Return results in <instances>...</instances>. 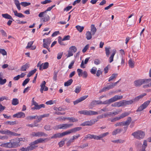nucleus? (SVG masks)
I'll list each match as a JSON object with an SVG mask.
<instances>
[{"label": "nucleus", "mask_w": 151, "mask_h": 151, "mask_svg": "<svg viewBox=\"0 0 151 151\" xmlns=\"http://www.w3.org/2000/svg\"><path fill=\"white\" fill-rule=\"evenodd\" d=\"M102 111L106 112L108 111V110L106 108H104L101 109V110L99 111V113L96 111L90 110H81L78 111V112L80 114H83L87 116H91L97 115L99 114H101L102 113Z\"/></svg>", "instance_id": "f257e3e1"}, {"label": "nucleus", "mask_w": 151, "mask_h": 151, "mask_svg": "<svg viewBox=\"0 0 151 151\" xmlns=\"http://www.w3.org/2000/svg\"><path fill=\"white\" fill-rule=\"evenodd\" d=\"M123 98L122 96L115 95L109 100H106L104 102V104L109 105L110 104L118 100L122 99Z\"/></svg>", "instance_id": "f03ea898"}, {"label": "nucleus", "mask_w": 151, "mask_h": 151, "mask_svg": "<svg viewBox=\"0 0 151 151\" xmlns=\"http://www.w3.org/2000/svg\"><path fill=\"white\" fill-rule=\"evenodd\" d=\"M132 135L137 139H141L143 138L145 136L144 132L141 130H139L133 132Z\"/></svg>", "instance_id": "7ed1b4c3"}, {"label": "nucleus", "mask_w": 151, "mask_h": 151, "mask_svg": "<svg viewBox=\"0 0 151 151\" xmlns=\"http://www.w3.org/2000/svg\"><path fill=\"white\" fill-rule=\"evenodd\" d=\"M73 125V124H61L55 126L54 127V129L55 130L58 129H66L70 128Z\"/></svg>", "instance_id": "20e7f679"}, {"label": "nucleus", "mask_w": 151, "mask_h": 151, "mask_svg": "<svg viewBox=\"0 0 151 151\" xmlns=\"http://www.w3.org/2000/svg\"><path fill=\"white\" fill-rule=\"evenodd\" d=\"M22 139H20L19 138H17L16 139L10 140V148H16L20 146L19 143L21 141Z\"/></svg>", "instance_id": "39448f33"}, {"label": "nucleus", "mask_w": 151, "mask_h": 151, "mask_svg": "<svg viewBox=\"0 0 151 151\" xmlns=\"http://www.w3.org/2000/svg\"><path fill=\"white\" fill-rule=\"evenodd\" d=\"M150 101H147L144 102L139 106L136 110L137 112H140L142 111L143 109L146 108L149 104Z\"/></svg>", "instance_id": "423d86ee"}, {"label": "nucleus", "mask_w": 151, "mask_h": 151, "mask_svg": "<svg viewBox=\"0 0 151 151\" xmlns=\"http://www.w3.org/2000/svg\"><path fill=\"white\" fill-rule=\"evenodd\" d=\"M34 98L32 99V104L35 106L32 108V109H39L41 108H45V105L43 104L38 105V103L34 100Z\"/></svg>", "instance_id": "0eeeda50"}, {"label": "nucleus", "mask_w": 151, "mask_h": 151, "mask_svg": "<svg viewBox=\"0 0 151 151\" xmlns=\"http://www.w3.org/2000/svg\"><path fill=\"white\" fill-rule=\"evenodd\" d=\"M0 133L2 134H7L8 135L11 136H19L20 135V134H18L15 132H12L8 130L1 131Z\"/></svg>", "instance_id": "6e6552de"}, {"label": "nucleus", "mask_w": 151, "mask_h": 151, "mask_svg": "<svg viewBox=\"0 0 151 151\" xmlns=\"http://www.w3.org/2000/svg\"><path fill=\"white\" fill-rule=\"evenodd\" d=\"M31 135L32 137H47V135L42 132H32Z\"/></svg>", "instance_id": "1a4fd4ad"}, {"label": "nucleus", "mask_w": 151, "mask_h": 151, "mask_svg": "<svg viewBox=\"0 0 151 151\" xmlns=\"http://www.w3.org/2000/svg\"><path fill=\"white\" fill-rule=\"evenodd\" d=\"M119 81H117L114 83H109V84L107 86V87H104L102 89L101 91H106V89H107L108 90H109L110 89L113 88L116 84L118 83Z\"/></svg>", "instance_id": "9d476101"}, {"label": "nucleus", "mask_w": 151, "mask_h": 151, "mask_svg": "<svg viewBox=\"0 0 151 151\" xmlns=\"http://www.w3.org/2000/svg\"><path fill=\"white\" fill-rule=\"evenodd\" d=\"M46 82L45 81H43L41 83L40 86L41 88L40 91L41 93H43V91H46L48 90V88L45 86Z\"/></svg>", "instance_id": "9b49d317"}, {"label": "nucleus", "mask_w": 151, "mask_h": 151, "mask_svg": "<svg viewBox=\"0 0 151 151\" xmlns=\"http://www.w3.org/2000/svg\"><path fill=\"white\" fill-rule=\"evenodd\" d=\"M151 81V78L148 79H143V83L144 84L142 86V87L144 88H148L150 87V86H148V85L150 84V82Z\"/></svg>", "instance_id": "f8f14e48"}, {"label": "nucleus", "mask_w": 151, "mask_h": 151, "mask_svg": "<svg viewBox=\"0 0 151 151\" xmlns=\"http://www.w3.org/2000/svg\"><path fill=\"white\" fill-rule=\"evenodd\" d=\"M8 98L5 96H1L0 97V113L3 111L6 108L5 106H3L1 104V102L4 100H7Z\"/></svg>", "instance_id": "ddd939ff"}, {"label": "nucleus", "mask_w": 151, "mask_h": 151, "mask_svg": "<svg viewBox=\"0 0 151 151\" xmlns=\"http://www.w3.org/2000/svg\"><path fill=\"white\" fill-rule=\"evenodd\" d=\"M43 47L48 49V47H49L51 42L50 39L49 38L44 39L43 40Z\"/></svg>", "instance_id": "4468645a"}, {"label": "nucleus", "mask_w": 151, "mask_h": 151, "mask_svg": "<svg viewBox=\"0 0 151 151\" xmlns=\"http://www.w3.org/2000/svg\"><path fill=\"white\" fill-rule=\"evenodd\" d=\"M13 116L14 117L17 118H24L25 116V114L22 112H20L14 114Z\"/></svg>", "instance_id": "2eb2a0df"}, {"label": "nucleus", "mask_w": 151, "mask_h": 151, "mask_svg": "<svg viewBox=\"0 0 151 151\" xmlns=\"http://www.w3.org/2000/svg\"><path fill=\"white\" fill-rule=\"evenodd\" d=\"M146 93H144L136 97L134 99H132L133 102H137L141 99H142L143 97L146 96Z\"/></svg>", "instance_id": "dca6fc26"}, {"label": "nucleus", "mask_w": 151, "mask_h": 151, "mask_svg": "<svg viewBox=\"0 0 151 151\" xmlns=\"http://www.w3.org/2000/svg\"><path fill=\"white\" fill-rule=\"evenodd\" d=\"M135 86H139L143 83V79H140L135 81L134 82Z\"/></svg>", "instance_id": "f3484780"}, {"label": "nucleus", "mask_w": 151, "mask_h": 151, "mask_svg": "<svg viewBox=\"0 0 151 151\" xmlns=\"http://www.w3.org/2000/svg\"><path fill=\"white\" fill-rule=\"evenodd\" d=\"M123 106H124L127 105L131 104L133 102L132 99L130 100H124L122 101Z\"/></svg>", "instance_id": "a211bd4d"}, {"label": "nucleus", "mask_w": 151, "mask_h": 151, "mask_svg": "<svg viewBox=\"0 0 151 151\" xmlns=\"http://www.w3.org/2000/svg\"><path fill=\"white\" fill-rule=\"evenodd\" d=\"M48 62H46L44 63H42L40 65L39 69L40 70H42L43 69H46L48 68Z\"/></svg>", "instance_id": "6ab92c4d"}, {"label": "nucleus", "mask_w": 151, "mask_h": 151, "mask_svg": "<svg viewBox=\"0 0 151 151\" xmlns=\"http://www.w3.org/2000/svg\"><path fill=\"white\" fill-rule=\"evenodd\" d=\"M29 67V64L28 63H26L25 65H22L20 68V71H26Z\"/></svg>", "instance_id": "aec40b11"}, {"label": "nucleus", "mask_w": 151, "mask_h": 151, "mask_svg": "<svg viewBox=\"0 0 151 151\" xmlns=\"http://www.w3.org/2000/svg\"><path fill=\"white\" fill-rule=\"evenodd\" d=\"M116 52V50L115 49H113L112 50V53L111 55V56L109 58V63H111L113 61V59L114 55Z\"/></svg>", "instance_id": "412c9836"}, {"label": "nucleus", "mask_w": 151, "mask_h": 151, "mask_svg": "<svg viewBox=\"0 0 151 151\" xmlns=\"http://www.w3.org/2000/svg\"><path fill=\"white\" fill-rule=\"evenodd\" d=\"M111 106L113 107H119L122 106V101H120L119 102H115L111 105Z\"/></svg>", "instance_id": "4be33fe9"}, {"label": "nucleus", "mask_w": 151, "mask_h": 151, "mask_svg": "<svg viewBox=\"0 0 151 151\" xmlns=\"http://www.w3.org/2000/svg\"><path fill=\"white\" fill-rule=\"evenodd\" d=\"M82 129L81 127H76L69 129L70 134L72 133H75L76 132Z\"/></svg>", "instance_id": "5701e85b"}, {"label": "nucleus", "mask_w": 151, "mask_h": 151, "mask_svg": "<svg viewBox=\"0 0 151 151\" xmlns=\"http://www.w3.org/2000/svg\"><path fill=\"white\" fill-rule=\"evenodd\" d=\"M30 145L27 147L24 148L22 147L21 150L22 151H29V150H32L34 149V147L31 146Z\"/></svg>", "instance_id": "b1692460"}, {"label": "nucleus", "mask_w": 151, "mask_h": 151, "mask_svg": "<svg viewBox=\"0 0 151 151\" xmlns=\"http://www.w3.org/2000/svg\"><path fill=\"white\" fill-rule=\"evenodd\" d=\"M132 120V118L131 117H128L127 120L125 122H124V126H127V128L130 123H131Z\"/></svg>", "instance_id": "393cba45"}, {"label": "nucleus", "mask_w": 151, "mask_h": 151, "mask_svg": "<svg viewBox=\"0 0 151 151\" xmlns=\"http://www.w3.org/2000/svg\"><path fill=\"white\" fill-rule=\"evenodd\" d=\"M130 114L129 112H124V113H122L119 116H118L119 119L123 118L128 116Z\"/></svg>", "instance_id": "a878e982"}, {"label": "nucleus", "mask_w": 151, "mask_h": 151, "mask_svg": "<svg viewBox=\"0 0 151 151\" xmlns=\"http://www.w3.org/2000/svg\"><path fill=\"white\" fill-rule=\"evenodd\" d=\"M91 32L92 33V35H94L96 32L97 29L95 27V25L93 24L91 25Z\"/></svg>", "instance_id": "bb28decb"}, {"label": "nucleus", "mask_w": 151, "mask_h": 151, "mask_svg": "<svg viewBox=\"0 0 151 151\" xmlns=\"http://www.w3.org/2000/svg\"><path fill=\"white\" fill-rule=\"evenodd\" d=\"M14 15L19 18L24 17V16L22 14L20 13H18L17 11L13 10Z\"/></svg>", "instance_id": "cd10ccee"}, {"label": "nucleus", "mask_w": 151, "mask_h": 151, "mask_svg": "<svg viewBox=\"0 0 151 151\" xmlns=\"http://www.w3.org/2000/svg\"><path fill=\"white\" fill-rule=\"evenodd\" d=\"M66 119L68 120L69 121V122H76L78 121V119L76 118H75L73 117H66Z\"/></svg>", "instance_id": "c85d7f7f"}, {"label": "nucleus", "mask_w": 151, "mask_h": 151, "mask_svg": "<svg viewBox=\"0 0 151 151\" xmlns=\"http://www.w3.org/2000/svg\"><path fill=\"white\" fill-rule=\"evenodd\" d=\"M92 33L90 32L89 31H87L86 34V39L88 40L91 39L92 37Z\"/></svg>", "instance_id": "c756f323"}, {"label": "nucleus", "mask_w": 151, "mask_h": 151, "mask_svg": "<svg viewBox=\"0 0 151 151\" xmlns=\"http://www.w3.org/2000/svg\"><path fill=\"white\" fill-rule=\"evenodd\" d=\"M2 16L5 19L13 20V19L12 18V17L10 15L6 13L5 14H2Z\"/></svg>", "instance_id": "7c9ffc66"}, {"label": "nucleus", "mask_w": 151, "mask_h": 151, "mask_svg": "<svg viewBox=\"0 0 151 151\" xmlns=\"http://www.w3.org/2000/svg\"><path fill=\"white\" fill-rule=\"evenodd\" d=\"M39 143L38 140L37 139L35 140L33 142H31L29 145H30L31 146H32L34 147V149L36 147H37V146H35V145H36Z\"/></svg>", "instance_id": "2f4dec72"}, {"label": "nucleus", "mask_w": 151, "mask_h": 151, "mask_svg": "<svg viewBox=\"0 0 151 151\" xmlns=\"http://www.w3.org/2000/svg\"><path fill=\"white\" fill-rule=\"evenodd\" d=\"M134 62L132 61L131 59H130L128 61L129 66L132 68H133L134 67Z\"/></svg>", "instance_id": "473e14b6"}, {"label": "nucleus", "mask_w": 151, "mask_h": 151, "mask_svg": "<svg viewBox=\"0 0 151 151\" xmlns=\"http://www.w3.org/2000/svg\"><path fill=\"white\" fill-rule=\"evenodd\" d=\"M10 142H7L6 143H2L0 146L1 147H4L6 148H10Z\"/></svg>", "instance_id": "72a5a7b5"}, {"label": "nucleus", "mask_w": 151, "mask_h": 151, "mask_svg": "<svg viewBox=\"0 0 151 151\" xmlns=\"http://www.w3.org/2000/svg\"><path fill=\"white\" fill-rule=\"evenodd\" d=\"M62 137L61 133H57L54 134L51 137V139H56L58 138Z\"/></svg>", "instance_id": "f704fd0d"}, {"label": "nucleus", "mask_w": 151, "mask_h": 151, "mask_svg": "<svg viewBox=\"0 0 151 151\" xmlns=\"http://www.w3.org/2000/svg\"><path fill=\"white\" fill-rule=\"evenodd\" d=\"M50 17L47 14H45L43 17L41 19V20L44 22L48 21L50 20Z\"/></svg>", "instance_id": "c9c22d12"}, {"label": "nucleus", "mask_w": 151, "mask_h": 151, "mask_svg": "<svg viewBox=\"0 0 151 151\" xmlns=\"http://www.w3.org/2000/svg\"><path fill=\"white\" fill-rule=\"evenodd\" d=\"M3 76L1 74V73L0 74V84L3 85L6 83V79H3L2 78Z\"/></svg>", "instance_id": "e433bc0d"}, {"label": "nucleus", "mask_w": 151, "mask_h": 151, "mask_svg": "<svg viewBox=\"0 0 151 151\" xmlns=\"http://www.w3.org/2000/svg\"><path fill=\"white\" fill-rule=\"evenodd\" d=\"M117 76H118L117 73H115V74L114 73V74H112L111 76L109 79L108 81L109 82H110V81L113 80L114 79L116 78Z\"/></svg>", "instance_id": "4c0bfd02"}, {"label": "nucleus", "mask_w": 151, "mask_h": 151, "mask_svg": "<svg viewBox=\"0 0 151 151\" xmlns=\"http://www.w3.org/2000/svg\"><path fill=\"white\" fill-rule=\"evenodd\" d=\"M121 62V65H124L125 63V58L124 57H120L118 60V62Z\"/></svg>", "instance_id": "58836bf2"}, {"label": "nucleus", "mask_w": 151, "mask_h": 151, "mask_svg": "<svg viewBox=\"0 0 151 151\" xmlns=\"http://www.w3.org/2000/svg\"><path fill=\"white\" fill-rule=\"evenodd\" d=\"M73 82V80L72 79H70L65 82L64 83V86H68L70 85Z\"/></svg>", "instance_id": "ea45409f"}, {"label": "nucleus", "mask_w": 151, "mask_h": 151, "mask_svg": "<svg viewBox=\"0 0 151 151\" xmlns=\"http://www.w3.org/2000/svg\"><path fill=\"white\" fill-rule=\"evenodd\" d=\"M37 71V69H34L33 70L30 71L27 75V77H29L34 74Z\"/></svg>", "instance_id": "a19ab883"}, {"label": "nucleus", "mask_w": 151, "mask_h": 151, "mask_svg": "<svg viewBox=\"0 0 151 151\" xmlns=\"http://www.w3.org/2000/svg\"><path fill=\"white\" fill-rule=\"evenodd\" d=\"M58 72V71L56 70H55L54 72L53 79L55 81H56L57 80V74Z\"/></svg>", "instance_id": "79ce46f5"}, {"label": "nucleus", "mask_w": 151, "mask_h": 151, "mask_svg": "<svg viewBox=\"0 0 151 151\" xmlns=\"http://www.w3.org/2000/svg\"><path fill=\"white\" fill-rule=\"evenodd\" d=\"M37 116V115L28 116L26 117V119L28 120H31L36 119Z\"/></svg>", "instance_id": "37998d69"}, {"label": "nucleus", "mask_w": 151, "mask_h": 151, "mask_svg": "<svg viewBox=\"0 0 151 151\" xmlns=\"http://www.w3.org/2000/svg\"><path fill=\"white\" fill-rule=\"evenodd\" d=\"M81 126H91V124L90 123V121H86L84 122H83V123H82L81 124Z\"/></svg>", "instance_id": "c03bdc74"}, {"label": "nucleus", "mask_w": 151, "mask_h": 151, "mask_svg": "<svg viewBox=\"0 0 151 151\" xmlns=\"http://www.w3.org/2000/svg\"><path fill=\"white\" fill-rule=\"evenodd\" d=\"M81 89V86H78L76 87V89L74 91V92L76 93H79Z\"/></svg>", "instance_id": "a18cd8bd"}, {"label": "nucleus", "mask_w": 151, "mask_h": 151, "mask_svg": "<svg viewBox=\"0 0 151 151\" xmlns=\"http://www.w3.org/2000/svg\"><path fill=\"white\" fill-rule=\"evenodd\" d=\"M122 111V110L121 109H117L116 111L112 112V115H117L121 113Z\"/></svg>", "instance_id": "49530a36"}, {"label": "nucleus", "mask_w": 151, "mask_h": 151, "mask_svg": "<svg viewBox=\"0 0 151 151\" xmlns=\"http://www.w3.org/2000/svg\"><path fill=\"white\" fill-rule=\"evenodd\" d=\"M19 103V101L17 99H13L12 101V104L14 105H16Z\"/></svg>", "instance_id": "de8ad7c7"}, {"label": "nucleus", "mask_w": 151, "mask_h": 151, "mask_svg": "<svg viewBox=\"0 0 151 151\" xmlns=\"http://www.w3.org/2000/svg\"><path fill=\"white\" fill-rule=\"evenodd\" d=\"M76 27L80 32H81L84 29L83 27L79 25L76 26Z\"/></svg>", "instance_id": "09e8293b"}, {"label": "nucleus", "mask_w": 151, "mask_h": 151, "mask_svg": "<svg viewBox=\"0 0 151 151\" xmlns=\"http://www.w3.org/2000/svg\"><path fill=\"white\" fill-rule=\"evenodd\" d=\"M61 133L62 137H63L65 136L66 135H68L69 134H70V132L69 130L64 132Z\"/></svg>", "instance_id": "8fccbe9b"}, {"label": "nucleus", "mask_w": 151, "mask_h": 151, "mask_svg": "<svg viewBox=\"0 0 151 151\" xmlns=\"http://www.w3.org/2000/svg\"><path fill=\"white\" fill-rule=\"evenodd\" d=\"M110 48V47H106L105 48L106 54L107 57H108L109 56Z\"/></svg>", "instance_id": "3c124183"}, {"label": "nucleus", "mask_w": 151, "mask_h": 151, "mask_svg": "<svg viewBox=\"0 0 151 151\" xmlns=\"http://www.w3.org/2000/svg\"><path fill=\"white\" fill-rule=\"evenodd\" d=\"M98 102V101H93L90 103V105L91 107H93L94 106L97 104Z\"/></svg>", "instance_id": "603ef678"}, {"label": "nucleus", "mask_w": 151, "mask_h": 151, "mask_svg": "<svg viewBox=\"0 0 151 151\" xmlns=\"http://www.w3.org/2000/svg\"><path fill=\"white\" fill-rule=\"evenodd\" d=\"M77 72L78 73V76L79 77H81L82 76L83 73V70L80 69H77Z\"/></svg>", "instance_id": "864d4df0"}, {"label": "nucleus", "mask_w": 151, "mask_h": 151, "mask_svg": "<svg viewBox=\"0 0 151 151\" xmlns=\"http://www.w3.org/2000/svg\"><path fill=\"white\" fill-rule=\"evenodd\" d=\"M121 130L119 129H117L112 132V134L113 135H115L117 134L118 133H119L121 132Z\"/></svg>", "instance_id": "5fc2aeb1"}, {"label": "nucleus", "mask_w": 151, "mask_h": 151, "mask_svg": "<svg viewBox=\"0 0 151 151\" xmlns=\"http://www.w3.org/2000/svg\"><path fill=\"white\" fill-rule=\"evenodd\" d=\"M69 49L74 53L76 52L77 51L76 47L75 46H72L70 47L69 48Z\"/></svg>", "instance_id": "6e6d98bb"}, {"label": "nucleus", "mask_w": 151, "mask_h": 151, "mask_svg": "<svg viewBox=\"0 0 151 151\" xmlns=\"http://www.w3.org/2000/svg\"><path fill=\"white\" fill-rule=\"evenodd\" d=\"M88 95H85L80 97L78 99L80 102H81L85 100L88 97Z\"/></svg>", "instance_id": "4d7b16f0"}, {"label": "nucleus", "mask_w": 151, "mask_h": 151, "mask_svg": "<svg viewBox=\"0 0 151 151\" xmlns=\"http://www.w3.org/2000/svg\"><path fill=\"white\" fill-rule=\"evenodd\" d=\"M109 134V133L108 132H106V133H104L101 134H100L99 135L100 139L108 135Z\"/></svg>", "instance_id": "13d9d810"}, {"label": "nucleus", "mask_w": 151, "mask_h": 151, "mask_svg": "<svg viewBox=\"0 0 151 151\" xmlns=\"http://www.w3.org/2000/svg\"><path fill=\"white\" fill-rule=\"evenodd\" d=\"M30 3L29 2H23L21 3V4L23 6H27L29 5L30 4Z\"/></svg>", "instance_id": "bf43d9fd"}, {"label": "nucleus", "mask_w": 151, "mask_h": 151, "mask_svg": "<svg viewBox=\"0 0 151 151\" xmlns=\"http://www.w3.org/2000/svg\"><path fill=\"white\" fill-rule=\"evenodd\" d=\"M92 134H88L84 138V140H86L87 139H92Z\"/></svg>", "instance_id": "052dcab7"}, {"label": "nucleus", "mask_w": 151, "mask_h": 151, "mask_svg": "<svg viewBox=\"0 0 151 151\" xmlns=\"http://www.w3.org/2000/svg\"><path fill=\"white\" fill-rule=\"evenodd\" d=\"M30 79L29 78L26 79L23 81L22 84V85L23 86H25L27 84L29 81Z\"/></svg>", "instance_id": "680f3d73"}, {"label": "nucleus", "mask_w": 151, "mask_h": 151, "mask_svg": "<svg viewBox=\"0 0 151 151\" xmlns=\"http://www.w3.org/2000/svg\"><path fill=\"white\" fill-rule=\"evenodd\" d=\"M55 103V101L50 100L46 102L45 104L47 105H52Z\"/></svg>", "instance_id": "e2e57ef3"}, {"label": "nucleus", "mask_w": 151, "mask_h": 151, "mask_svg": "<svg viewBox=\"0 0 151 151\" xmlns=\"http://www.w3.org/2000/svg\"><path fill=\"white\" fill-rule=\"evenodd\" d=\"M124 122H119L116 123L115 124V126L116 127H121L124 126Z\"/></svg>", "instance_id": "0e129e2a"}, {"label": "nucleus", "mask_w": 151, "mask_h": 151, "mask_svg": "<svg viewBox=\"0 0 151 151\" xmlns=\"http://www.w3.org/2000/svg\"><path fill=\"white\" fill-rule=\"evenodd\" d=\"M98 120L96 119H93L89 120L91 125H92L94 124L96 122H97Z\"/></svg>", "instance_id": "69168bd1"}, {"label": "nucleus", "mask_w": 151, "mask_h": 151, "mask_svg": "<svg viewBox=\"0 0 151 151\" xmlns=\"http://www.w3.org/2000/svg\"><path fill=\"white\" fill-rule=\"evenodd\" d=\"M0 53L3 55H6L7 53L5 50L4 49H0Z\"/></svg>", "instance_id": "338daca9"}, {"label": "nucleus", "mask_w": 151, "mask_h": 151, "mask_svg": "<svg viewBox=\"0 0 151 151\" xmlns=\"http://www.w3.org/2000/svg\"><path fill=\"white\" fill-rule=\"evenodd\" d=\"M97 68L95 67H93L91 69V72L93 74H95Z\"/></svg>", "instance_id": "774afa93"}]
</instances>
